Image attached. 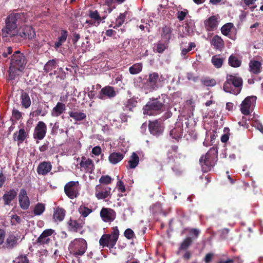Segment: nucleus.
I'll return each instance as SVG.
<instances>
[{
    "label": "nucleus",
    "instance_id": "774afa93",
    "mask_svg": "<svg viewBox=\"0 0 263 263\" xmlns=\"http://www.w3.org/2000/svg\"><path fill=\"white\" fill-rule=\"evenodd\" d=\"M49 142L46 141L43 145L39 147V149L41 152H44L47 151L49 147Z\"/></svg>",
    "mask_w": 263,
    "mask_h": 263
},
{
    "label": "nucleus",
    "instance_id": "ea45409f",
    "mask_svg": "<svg viewBox=\"0 0 263 263\" xmlns=\"http://www.w3.org/2000/svg\"><path fill=\"white\" fill-rule=\"evenodd\" d=\"M223 62V59L219 57V55H214L212 58V62L214 66L217 68H220Z\"/></svg>",
    "mask_w": 263,
    "mask_h": 263
},
{
    "label": "nucleus",
    "instance_id": "603ef678",
    "mask_svg": "<svg viewBox=\"0 0 263 263\" xmlns=\"http://www.w3.org/2000/svg\"><path fill=\"white\" fill-rule=\"evenodd\" d=\"M89 16L90 18H93L97 21H100L102 20L97 10L90 11L89 12Z\"/></svg>",
    "mask_w": 263,
    "mask_h": 263
},
{
    "label": "nucleus",
    "instance_id": "680f3d73",
    "mask_svg": "<svg viewBox=\"0 0 263 263\" xmlns=\"http://www.w3.org/2000/svg\"><path fill=\"white\" fill-rule=\"evenodd\" d=\"M92 153L96 155L99 156L101 153V148L99 146H96L92 148Z\"/></svg>",
    "mask_w": 263,
    "mask_h": 263
},
{
    "label": "nucleus",
    "instance_id": "4468645a",
    "mask_svg": "<svg viewBox=\"0 0 263 263\" xmlns=\"http://www.w3.org/2000/svg\"><path fill=\"white\" fill-rule=\"evenodd\" d=\"M117 93L115 88L110 86H106L103 87L98 95V98L101 100L105 99V97L111 99L116 96Z\"/></svg>",
    "mask_w": 263,
    "mask_h": 263
},
{
    "label": "nucleus",
    "instance_id": "69168bd1",
    "mask_svg": "<svg viewBox=\"0 0 263 263\" xmlns=\"http://www.w3.org/2000/svg\"><path fill=\"white\" fill-rule=\"evenodd\" d=\"M80 39V34H79L76 32L73 33V37L72 39V43L73 45L76 44L77 42L79 41V40Z\"/></svg>",
    "mask_w": 263,
    "mask_h": 263
},
{
    "label": "nucleus",
    "instance_id": "338daca9",
    "mask_svg": "<svg viewBox=\"0 0 263 263\" xmlns=\"http://www.w3.org/2000/svg\"><path fill=\"white\" fill-rule=\"evenodd\" d=\"M54 232V230L51 229H46L44 230L41 234L44 235L45 236L49 237V236H51Z\"/></svg>",
    "mask_w": 263,
    "mask_h": 263
},
{
    "label": "nucleus",
    "instance_id": "e433bc0d",
    "mask_svg": "<svg viewBox=\"0 0 263 263\" xmlns=\"http://www.w3.org/2000/svg\"><path fill=\"white\" fill-rule=\"evenodd\" d=\"M57 60L52 59L48 61L44 66V70L46 72H49L57 67Z\"/></svg>",
    "mask_w": 263,
    "mask_h": 263
},
{
    "label": "nucleus",
    "instance_id": "4c0bfd02",
    "mask_svg": "<svg viewBox=\"0 0 263 263\" xmlns=\"http://www.w3.org/2000/svg\"><path fill=\"white\" fill-rule=\"evenodd\" d=\"M142 64L140 63L134 64L129 68V73L132 74H136L140 72L142 70Z\"/></svg>",
    "mask_w": 263,
    "mask_h": 263
},
{
    "label": "nucleus",
    "instance_id": "a19ab883",
    "mask_svg": "<svg viewBox=\"0 0 263 263\" xmlns=\"http://www.w3.org/2000/svg\"><path fill=\"white\" fill-rule=\"evenodd\" d=\"M137 103V101L132 99H128L125 104L124 110L133 111V108L136 107Z\"/></svg>",
    "mask_w": 263,
    "mask_h": 263
},
{
    "label": "nucleus",
    "instance_id": "6e6552de",
    "mask_svg": "<svg viewBox=\"0 0 263 263\" xmlns=\"http://www.w3.org/2000/svg\"><path fill=\"white\" fill-rule=\"evenodd\" d=\"M27 63L25 55L19 50L16 51L11 56L10 66L24 70Z\"/></svg>",
    "mask_w": 263,
    "mask_h": 263
},
{
    "label": "nucleus",
    "instance_id": "72a5a7b5",
    "mask_svg": "<svg viewBox=\"0 0 263 263\" xmlns=\"http://www.w3.org/2000/svg\"><path fill=\"white\" fill-rule=\"evenodd\" d=\"M183 134V129L180 126H176L172 129L170 132V135L173 139L178 141L180 139Z\"/></svg>",
    "mask_w": 263,
    "mask_h": 263
},
{
    "label": "nucleus",
    "instance_id": "39448f33",
    "mask_svg": "<svg viewBox=\"0 0 263 263\" xmlns=\"http://www.w3.org/2000/svg\"><path fill=\"white\" fill-rule=\"evenodd\" d=\"M111 234H103L99 240V244L103 248H113L118 239L119 231L117 226L114 227Z\"/></svg>",
    "mask_w": 263,
    "mask_h": 263
},
{
    "label": "nucleus",
    "instance_id": "79ce46f5",
    "mask_svg": "<svg viewBox=\"0 0 263 263\" xmlns=\"http://www.w3.org/2000/svg\"><path fill=\"white\" fill-rule=\"evenodd\" d=\"M45 210L44 204L42 203H37L33 210V213L34 215H41Z\"/></svg>",
    "mask_w": 263,
    "mask_h": 263
},
{
    "label": "nucleus",
    "instance_id": "bb28decb",
    "mask_svg": "<svg viewBox=\"0 0 263 263\" xmlns=\"http://www.w3.org/2000/svg\"><path fill=\"white\" fill-rule=\"evenodd\" d=\"M17 245V238L13 234L9 235L5 242V247L8 250H11Z\"/></svg>",
    "mask_w": 263,
    "mask_h": 263
},
{
    "label": "nucleus",
    "instance_id": "7ed1b4c3",
    "mask_svg": "<svg viewBox=\"0 0 263 263\" xmlns=\"http://www.w3.org/2000/svg\"><path fill=\"white\" fill-rule=\"evenodd\" d=\"M218 148L211 147L208 152L202 155L199 159V163L203 172H208L216 165L218 161Z\"/></svg>",
    "mask_w": 263,
    "mask_h": 263
},
{
    "label": "nucleus",
    "instance_id": "aec40b11",
    "mask_svg": "<svg viewBox=\"0 0 263 263\" xmlns=\"http://www.w3.org/2000/svg\"><path fill=\"white\" fill-rule=\"evenodd\" d=\"M23 70L10 66L8 70V76L6 77L7 82H14V81L19 77L20 72Z\"/></svg>",
    "mask_w": 263,
    "mask_h": 263
},
{
    "label": "nucleus",
    "instance_id": "ddd939ff",
    "mask_svg": "<svg viewBox=\"0 0 263 263\" xmlns=\"http://www.w3.org/2000/svg\"><path fill=\"white\" fill-rule=\"evenodd\" d=\"M102 220L105 222L113 221L116 218V213L112 209L103 208L100 213Z\"/></svg>",
    "mask_w": 263,
    "mask_h": 263
},
{
    "label": "nucleus",
    "instance_id": "bf43d9fd",
    "mask_svg": "<svg viewBox=\"0 0 263 263\" xmlns=\"http://www.w3.org/2000/svg\"><path fill=\"white\" fill-rule=\"evenodd\" d=\"M166 47L164 44L158 43L157 45L156 51L158 53H162L165 49Z\"/></svg>",
    "mask_w": 263,
    "mask_h": 263
},
{
    "label": "nucleus",
    "instance_id": "20e7f679",
    "mask_svg": "<svg viewBox=\"0 0 263 263\" xmlns=\"http://www.w3.org/2000/svg\"><path fill=\"white\" fill-rule=\"evenodd\" d=\"M242 84L243 80L241 77L229 74L223 84V90L227 92L237 95L242 89Z\"/></svg>",
    "mask_w": 263,
    "mask_h": 263
},
{
    "label": "nucleus",
    "instance_id": "6e6d98bb",
    "mask_svg": "<svg viewBox=\"0 0 263 263\" xmlns=\"http://www.w3.org/2000/svg\"><path fill=\"white\" fill-rule=\"evenodd\" d=\"M252 124L253 127H255L257 129L263 134V126L261 123H260L258 121L255 120L253 121Z\"/></svg>",
    "mask_w": 263,
    "mask_h": 263
},
{
    "label": "nucleus",
    "instance_id": "e2e57ef3",
    "mask_svg": "<svg viewBox=\"0 0 263 263\" xmlns=\"http://www.w3.org/2000/svg\"><path fill=\"white\" fill-rule=\"evenodd\" d=\"M213 256L214 254L212 253H209L206 254L204 258V262L205 263H210L211 261Z\"/></svg>",
    "mask_w": 263,
    "mask_h": 263
},
{
    "label": "nucleus",
    "instance_id": "f3484780",
    "mask_svg": "<svg viewBox=\"0 0 263 263\" xmlns=\"http://www.w3.org/2000/svg\"><path fill=\"white\" fill-rule=\"evenodd\" d=\"M81 167L85 173L92 174L95 170V164L92 159L86 158L83 156L81 158V161L80 163Z\"/></svg>",
    "mask_w": 263,
    "mask_h": 263
},
{
    "label": "nucleus",
    "instance_id": "c9c22d12",
    "mask_svg": "<svg viewBox=\"0 0 263 263\" xmlns=\"http://www.w3.org/2000/svg\"><path fill=\"white\" fill-rule=\"evenodd\" d=\"M241 60L234 54H231L228 59V64L232 67H239L241 65Z\"/></svg>",
    "mask_w": 263,
    "mask_h": 263
},
{
    "label": "nucleus",
    "instance_id": "4be33fe9",
    "mask_svg": "<svg viewBox=\"0 0 263 263\" xmlns=\"http://www.w3.org/2000/svg\"><path fill=\"white\" fill-rule=\"evenodd\" d=\"M68 230L70 232H78L83 228V224L77 220L70 218L67 222Z\"/></svg>",
    "mask_w": 263,
    "mask_h": 263
},
{
    "label": "nucleus",
    "instance_id": "4d7b16f0",
    "mask_svg": "<svg viewBox=\"0 0 263 263\" xmlns=\"http://www.w3.org/2000/svg\"><path fill=\"white\" fill-rule=\"evenodd\" d=\"M124 236L128 239H130L134 237L135 234L131 229H127L124 232Z\"/></svg>",
    "mask_w": 263,
    "mask_h": 263
},
{
    "label": "nucleus",
    "instance_id": "412c9836",
    "mask_svg": "<svg viewBox=\"0 0 263 263\" xmlns=\"http://www.w3.org/2000/svg\"><path fill=\"white\" fill-rule=\"evenodd\" d=\"M211 44L215 49L219 51H221L224 46L223 40L218 35H214L212 37L211 40Z\"/></svg>",
    "mask_w": 263,
    "mask_h": 263
},
{
    "label": "nucleus",
    "instance_id": "423d86ee",
    "mask_svg": "<svg viewBox=\"0 0 263 263\" xmlns=\"http://www.w3.org/2000/svg\"><path fill=\"white\" fill-rule=\"evenodd\" d=\"M87 249L86 241L82 238H76L69 245V249L74 256H82Z\"/></svg>",
    "mask_w": 263,
    "mask_h": 263
},
{
    "label": "nucleus",
    "instance_id": "3c124183",
    "mask_svg": "<svg viewBox=\"0 0 263 263\" xmlns=\"http://www.w3.org/2000/svg\"><path fill=\"white\" fill-rule=\"evenodd\" d=\"M111 178L108 175L102 176L99 179V182L102 184H108L111 183Z\"/></svg>",
    "mask_w": 263,
    "mask_h": 263
},
{
    "label": "nucleus",
    "instance_id": "473e14b6",
    "mask_svg": "<svg viewBox=\"0 0 263 263\" xmlns=\"http://www.w3.org/2000/svg\"><path fill=\"white\" fill-rule=\"evenodd\" d=\"M193 241V240L192 237H187L185 238L180 243L178 250L177 252V254L179 255L180 252L182 250H187L189 247L192 244Z\"/></svg>",
    "mask_w": 263,
    "mask_h": 263
},
{
    "label": "nucleus",
    "instance_id": "5701e85b",
    "mask_svg": "<svg viewBox=\"0 0 263 263\" xmlns=\"http://www.w3.org/2000/svg\"><path fill=\"white\" fill-rule=\"evenodd\" d=\"M68 32L66 30L62 29L60 30L58 41L55 42L54 47L55 49H59L65 43L67 39Z\"/></svg>",
    "mask_w": 263,
    "mask_h": 263
},
{
    "label": "nucleus",
    "instance_id": "a878e982",
    "mask_svg": "<svg viewBox=\"0 0 263 263\" xmlns=\"http://www.w3.org/2000/svg\"><path fill=\"white\" fill-rule=\"evenodd\" d=\"M66 214V211L62 208L58 206L53 214V219L55 222H61L63 220Z\"/></svg>",
    "mask_w": 263,
    "mask_h": 263
},
{
    "label": "nucleus",
    "instance_id": "393cba45",
    "mask_svg": "<svg viewBox=\"0 0 263 263\" xmlns=\"http://www.w3.org/2000/svg\"><path fill=\"white\" fill-rule=\"evenodd\" d=\"M20 100L22 107L27 109L30 106L31 101L30 96L27 92L24 91L23 90H21Z\"/></svg>",
    "mask_w": 263,
    "mask_h": 263
},
{
    "label": "nucleus",
    "instance_id": "6ab92c4d",
    "mask_svg": "<svg viewBox=\"0 0 263 263\" xmlns=\"http://www.w3.org/2000/svg\"><path fill=\"white\" fill-rule=\"evenodd\" d=\"M17 195V191L14 189L6 191L2 197L4 205H10L11 202L16 198Z\"/></svg>",
    "mask_w": 263,
    "mask_h": 263
},
{
    "label": "nucleus",
    "instance_id": "58836bf2",
    "mask_svg": "<svg viewBox=\"0 0 263 263\" xmlns=\"http://www.w3.org/2000/svg\"><path fill=\"white\" fill-rule=\"evenodd\" d=\"M196 47V44L194 42H190L187 48H182L181 50V55L184 59H186L187 56V54L190 52L193 48Z\"/></svg>",
    "mask_w": 263,
    "mask_h": 263
},
{
    "label": "nucleus",
    "instance_id": "5fc2aeb1",
    "mask_svg": "<svg viewBox=\"0 0 263 263\" xmlns=\"http://www.w3.org/2000/svg\"><path fill=\"white\" fill-rule=\"evenodd\" d=\"M12 116L16 120H19L22 117V112L15 108L12 111Z\"/></svg>",
    "mask_w": 263,
    "mask_h": 263
},
{
    "label": "nucleus",
    "instance_id": "f03ea898",
    "mask_svg": "<svg viewBox=\"0 0 263 263\" xmlns=\"http://www.w3.org/2000/svg\"><path fill=\"white\" fill-rule=\"evenodd\" d=\"M167 98L166 94H161V97L152 98L143 107V114L148 116H156L164 110L165 100Z\"/></svg>",
    "mask_w": 263,
    "mask_h": 263
},
{
    "label": "nucleus",
    "instance_id": "c03bdc74",
    "mask_svg": "<svg viewBox=\"0 0 263 263\" xmlns=\"http://www.w3.org/2000/svg\"><path fill=\"white\" fill-rule=\"evenodd\" d=\"M126 12L120 13L119 16L116 18V24L113 27L115 29H117L121 26L124 22L126 17Z\"/></svg>",
    "mask_w": 263,
    "mask_h": 263
},
{
    "label": "nucleus",
    "instance_id": "9d476101",
    "mask_svg": "<svg viewBox=\"0 0 263 263\" xmlns=\"http://www.w3.org/2000/svg\"><path fill=\"white\" fill-rule=\"evenodd\" d=\"M257 97L254 96L246 97L240 105V111L243 115H249L250 108L255 105Z\"/></svg>",
    "mask_w": 263,
    "mask_h": 263
},
{
    "label": "nucleus",
    "instance_id": "0eeeda50",
    "mask_svg": "<svg viewBox=\"0 0 263 263\" xmlns=\"http://www.w3.org/2000/svg\"><path fill=\"white\" fill-rule=\"evenodd\" d=\"M163 81L162 76H160L157 72H154L149 74L148 78L145 83V86L149 92L153 91L162 85L161 82Z\"/></svg>",
    "mask_w": 263,
    "mask_h": 263
},
{
    "label": "nucleus",
    "instance_id": "a18cd8bd",
    "mask_svg": "<svg viewBox=\"0 0 263 263\" xmlns=\"http://www.w3.org/2000/svg\"><path fill=\"white\" fill-rule=\"evenodd\" d=\"M233 27V24L232 23H228L224 24L221 28V33L225 36H228L231 31V29Z\"/></svg>",
    "mask_w": 263,
    "mask_h": 263
},
{
    "label": "nucleus",
    "instance_id": "9b49d317",
    "mask_svg": "<svg viewBox=\"0 0 263 263\" xmlns=\"http://www.w3.org/2000/svg\"><path fill=\"white\" fill-rule=\"evenodd\" d=\"M148 129L152 135L159 137L162 135L164 126L160 122H159L158 120H155L149 122Z\"/></svg>",
    "mask_w": 263,
    "mask_h": 263
},
{
    "label": "nucleus",
    "instance_id": "de8ad7c7",
    "mask_svg": "<svg viewBox=\"0 0 263 263\" xmlns=\"http://www.w3.org/2000/svg\"><path fill=\"white\" fill-rule=\"evenodd\" d=\"M79 212L83 217H86L92 212V210L86 206L81 205L79 209Z\"/></svg>",
    "mask_w": 263,
    "mask_h": 263
},
{
    "label": "nucleus",
    "instance_id": "a211bd4d",
    "mask_svg": "<svg viewBox=\"0 0 263 263\" xmlns=\"http://www.w3.org/2000/svg\"><path fill=\"white\" fill-rule=\"evenodd\" d=\"M52 169V165L50 161L41 162L37 167V173L39 175H46Z\"/></svg>",
    "mask_w": 263,
    "mask_h": 263
},
{
    "label": "nucleus",
    "instance_id": "dca6fc26",
    "mask_svg": "<svg viewBox=\"0 0 263 263\" xmlns=\"http://www.w3.org/2000/svg\"><path fill=\"white\" fill-rule=\"evenodd\" d=\"M111 188L103 185H98L96 187L95 195L98 199H104L110 196Z\"/></svg>",
    "mask_w": 263,
    "mask_h": 263
},
{
    "label": "nucleus",
    "instance_id": "c756f323",
    "mask_svg": "<svg viewBox=\"0 0 263 263\" xmlns=\"http://www.w3.org/2000/svg\"><path fill=\"white\" fill-rule=\"evenodd\" d=\"M66 109L65 105L62 102H58L51 111V115L53 117H58L62 114Z\"/></svg>",
    "mask_w": 263,
    "mask_h": 263
},
{
    "label": "nucleus",
    "instance_id": "2f4dec72",
    "mask_svg": "<svg viewBox=\"0 0 263 263\" xmlns=\"http://www.w3.org/2000/svg\"><path fill=\"white\" fill-rule=\"evenodd\" d=\"M124 155L119 152H114L110 154L108 157L109 162L112 164H116L121 161L124 158Z\"/></svg>",
    "mask_w": 263,
    "mask_h": 263
},
{
    "label": "nucleus",
    "instance_id": "1a4fd4ad",
    "mask_svg": "<svg viewBox=\"0 0 263 263\" xmlns=\"http://www.w3.org/2000/svg\"><path fill=\"white\" fill-rule=\"evenodd\" d=\"M79 182L78 181H70L64 186V192L66 196L71 199L77 198L79 195Z\"/></svg>",
    "mask_w": 263,
    "mask_h": 263
},
{
    "label": "nucleus",
    "instance_id": "2eb2a0df",
    "mask_svg": "<svg viewBox=\"0 0 263 263\" xmlns=\"http://www.w3.org/2000/svg\"><path fill=\"white\" fill-rule=\"evenodd\" d=\"M18 202L22 209L26 210L29 209L30 204V200L27 196V192L24 189L20 190L18 194Z\"/></svg>",
    "mask_w": 263,
    "mask_h": 263
},
{
    "label": "nucleus",
    "instance_id": "49530a36",
    "mask_svg": "<svg viewBox=\"0 0 263 263\" xmlns=\"http://www.w3.org/2000/svg\"><path fill=\"white\" fill-rule=\"evenodd\" d=\"M187 15H189V11L186 9H183L182 11H178L176 13L177 18L180 22L184 21Z\"/></svg>",
    "mask_w": 263,
    "mask_h": 263
},
{
    "label": "nucleus",
    "instance_id": "052dcab7",
    "mask_svg": "<svg viewBox=\"0 0 263 263\" xmlns=\"http://www.w3.org/2000/svg\"><path fill=\"white\" fill-rule=\"evenodd\" d=\"M117 185L118 187V190L122 193L125 192V187L124 185V183L122 181L119 180L117 182Z\"/></svg>",
    "mask_w": 263,
    "mask_h": 263
},
{
    "label": "nucleus",
    "instance_id": "b1692460",
    "mask_svg": "<svg viewBox=\"0 0 263 263\" xmlns=\"http://www.w3.org/2000/svg\"><path fill=\"white\" fill-rule=\"evenodd\" d=\"M249 67L250 72L255 74H259L262 68L261 63L256 60H251L249 64Z\"/></svg>",
    "mask_w": 263,
    "mask_h": 263
},
{
    "label": "nucleus",
    "instance_id": "f704fd0d",
    "mask_svg": "<svg viewBox=\"0 0 263 263\" xmlns=\"http://www.w3.org/2000/svg\"><path fill=\"white\" fill-rule=\"evenodd\" d=\"M68 114L76 121H81L86 118V115L82 112L70 111Z\"/></svg>",
    "mask_w": 263,
    "mask_h": 263
},
{
    "label": "nucleus",
    "instance_id": "7c9ffc66",
    "mask_svg": "<svg viewBox=\"0 0 263 263\" xmlns=\"http://www.w3.org/2000/svg\"><path fill=\"white\" fill-rule=\"evenodd\" d=\"M28 134L24 128L19 129L13 134V139L18 141V143H22L27 138Z\"/></svg>",
    "mask_w": 263,
    "mask_h": 263
},
{
    "label": "nucleus",
    "instance_id": "f8f14e48",
    "mask_svg": "<svg viewBox=\"0 0 263 263\" xmlns=\"http://www.w3.org/2000/svg\"><path fill=\"white\" fill-rule=\"evenodd\" d=\"M46 133V124L43 121H39L34 128L33 137L34 139L41 140L44 138Z\"/></svg>",
    "mask_w": 263,
    "mask_h": 263
},
{
    "label": "nucleus",
    "instance_id": "c85d7f7f",
    "mask_svg": "<svg viewBox=\"0 0 263 263\" xmlns=\"http://www.w3.org/2000/svg\"><path fill=\"white\" fill-rule=\"evenodd\" d=\"M204 24L208 30H213L217 28L218 21L215 16H211L204 21Z\"/></svg>",
    "mask_w": 263,
    "mask_h": 263
},
{
    "label": "nucleus",
    "instance_id": "cd10ccee",
    "mask_svg": "<svg viewBox=\"0 0 263 263\" xmlns=\"http://www.w3.org/2000/svg\"><path fill=\"white\" fill-rule=\"evenodd\" d=\"M139 163V157L138 155L133 152L130 157L129 160L128 161L126 167L127 169H133L136 167Z\"/></svg>",
    "mask_w": 263,
    "mask_h": 263
},
{
    "label": "nucleus",
    "instance_id": "864d4df0",
    "mask_svg": "<svg viewBox=\"0 0 263 263\" xmlns=\"http://www.w3.org/2000/svg\"><path fill=\"white\" fill-rule=\"evenodd\" d=\"M17 263H29V260L26 255H20L16 258Z\"/></svg>",
    "mask_w": 263,
    "mask_h": 263
},
{
    "label": "nucleus",
    "instance_id": "37998d69",
    "mask_svg": "<svg viewBox=\"0 0 263 263\" xmlns=\"http://www.w3.org/2000/svg\"><path fill=\"white\" fill-rule=\"evenodd\" d=\"M51 241L49 237L45 236L44 235L41 234L36 240V243L39 245H48Z\"/></svg>",
    "mask_w": 263,
    "mask_h": 263
},
{
    "label": "nucleus",
    "instance_id": "09e8293b",
    "mask_svg": "<svg viewBox=\"0 0 263 263\" xmlns=\"http://www.w3.org/2000/svg\"><path fill=\"white\" fill-rule=\"evenodd\" d=\"M202 84L205 86H214L216 84V80L214 79L206 78L201 80Z\"/></svg>",
    "mask_w": 263,
    "mask_h": 263
},
{
    "label": "nucleus",
    "instance_id": "13d9d810",
    "mask_svg": "<svg viewBox=\"0 0 263 263\" xmlns=\"http://www.w3.org/2000/svg\"><path fill=\"white\" fill-rule=\"evenodd\" d=\"M189 233L191 235L194 236V238H197L198 237L200 231L198 229L193 228L190 230Z\"/></svg>",
    "mask_w": 263,
    "mask_h": 263
},
{
    "label": "nucleus",
    "instance_id": "0e129e2a",
    "mask_svg": "<svg viewBox=\"0 0 263 263\" xmlns=\"http://www.w3.org/2000/svg\"><path fill=\"white\" fill-rule=\"evenodd\" d=\"M184 254H183L182 257L184 260H190L192 256V253L191 251L185 250Z\"/></svg>",
    "mask_w": 263,
    "mask_h": 263
},
{
    "label": "nucleus",
    "instance_id": "f257e3e1",
    "mask_svg": "<svg viewBox=\"0 0 263 263\" xmlns=\"http://www.w3.org/2000/svg\"><path fill=\"white\" fill-rule=\"evenodd\" d=\"M26 14L24 13H12L5 20V26L2 29L3 37H14L19 41L25 39L32 40L35 37L34 29L30 26H26L22 31L18 32L17 26L25 22Z\"/></svg>",
    "mask_w": 263,
    "mask_h": 263
},
{
    "label": "nucleus",
    "instance_id": "8fccbe9b",
    "mask_svg": "<svg viewBox=\"0 0 263 263\" xmlns=\"http://www.w3.org/2000/svg\"><path fill=\"white\" fill-rule=\"evenodd\" d=\"M47 113V111L45 110H43L42 108L41 107H38L36 110L31 112L30 116L37 117L39 115H41L42 116H45Z\"/></svg>",
    "mask_w": 263,
    "mask_h": 263
}]
</instances>
